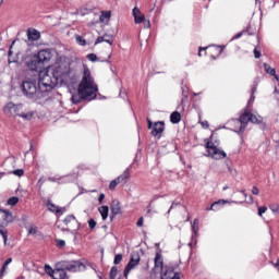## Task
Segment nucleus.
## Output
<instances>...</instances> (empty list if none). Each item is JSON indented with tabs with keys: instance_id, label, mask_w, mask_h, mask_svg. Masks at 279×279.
<instances>
[{
	"instance_id": "nucleus-1",
	"label": "nucleus",
	"mask_w": 279,
	"mask_h": 279,
	"mask_svg": "<svg viewBox=\"0 0 279 279\" xmlns=\"http://www.w3.org/2000/svg\"><path fill=\"white\" fill-rule=\"evenodd\" d=\"M75 80V72L64 62L49 65L46 71L39 73L38 86L47 97V93L53 90L57 84H71Z\"/></svg>"
},
{
	"instance_id": "nucleus-2",
	"label": "nucleus",
	"mask_w": 279,
	"mask_h": 279,
	"mask_svg": "<svg viewBox=\"0 0 279 279\" xmlns=\"http://www.w3.org/2000/svg\"><path fill=\"white\" fill-rule=\"evenodd\" d=\"M97 85L95 84V80H93V76L90 75V70L88 69V66L83 64V76L78 85V94L72 95V104H80L82 99H87L88 101H92V99H95V97H97Z\"/></svg>"
},
{
	"instance_id": "nucleus-3",
	"label": "nucleus",
	"mask_w": 279,
	"mask_h": 279,
	"mask_svg": "<svg viewBox=\"0 0 279 279\" xmlns=\"http://www.w3.org/2000/svg\"><path fill=\"white\" fill-rule=\"evenodd\" d=\"M263 123V117L257 113H252L248 110H245L243 114L240 116V119H233L229 121L230 125H235L233 132H238L239 134L245 132V128H247V123Z\"/></svg>"
},
{
	"instance_id": "nucleus-4",
	"label": "nucleus",
	"mask_w": 279,
	"mask_h": 279,
	"mask_svg": "<svg viewBox=\"0 0 279 279\" xmlns=\"http://www.w3.org/2000/svg\"><path fill=\"white\" fill-rule=\"evenodd\" d=\"M23 95L28 99H43L45 94L40 86H38V82L34 78H27L22 83Z\"/></svg>"
},
{
	"instance_id": "nucleus-5",
	"label": "nucleus",
	"mask_w": 279,
	"mask_h": 279,
	"mask_svg": "<svg viewBox=\"0 0 279 279\" xmlns=\"http://www.w3.org/2000/svg\"><path fill=\"white\" fill-rule=\"evenodd\" d=\"M205 147L207 149V157L214 160H223L228 156L223 149L219 148V141L215 138V135L207 140Z\"/></svg>"
},
{
	"instance_id": "nucleus-6",
	"label": "nucleus",
	"mask_w": 279,
	"mask_h": 279,
	"mask_svg": "<svg viewBox=\"0 0 279 279\" xmlns=\"http://www.w3.org/2000/svg\"><path fill=\"white\" fill-rule=\"evenodd\" d=\"M57 267H62L64 271H80L82 267H84V264L80 260H63L57 264Z\"/></svg>"
},
{
	"instance_id": "nucleus-7",
	"label": "nucleus",
	"mask_w": 279,
	"mask_h": 279,
	"mask_svg": "<svg viewBox=\"0 0 279 279\" xmlns=\"http://www.w3.org/2000/svg\"><path fill=\"white\" fill-rule=\"evenodd\" d=\"M2 110L5 117H19L23 110V104L8 102Z\"/></svg>"
},
{
	"instance_id": "nucleus-8",
	"label": "nucleus",
	"mask_w": 279,
	"mask_h": 279,
	"mask_svg": "<svg viewBox=\"0 0 279 279\" xmlns=\"http://www.w3.org/2000/svg\"><path fill=\"white\" fill-rule=\"evenodd\" d=\"M141 263V255L138 254H133L131 256V259L129 262V264L126 265L125 269H124V278H128V276H130V271L132 269H134L135 267H137V265Z\"/></svg>"
},
{
	"instance_id": "nucleus-9",
	"label": "nucleus",
	"mask_w": 279,
	"mask_h": 279,
	"mask_svg": "<svg viewBox=\"0 0 279 279\" xmlns=\"http://www.w3.org/2000/svg\"><path fill=\"white\" fill-rule=\"evenodd\" d=\"M63 223L68 227V230L71 232H75V230H80V222L73 215H69L64 220Z\"/></svg>"
},
{
	"instance_id": "nucleus-10",
	"label": "nucleus",
	"mask_w": 279,
	"mask_h": 279,
	"mask_svg": "<svg viewBox=\"0 0 279 279\" xmlns=\"http://www.w3.org/2000/svg\"><path fill=\"white\" fill-rule=\"evenodd\" d=\"M14 221V216L8 209H0V226H9Z\"/></svg>"
},
{
	"instance_id": "nucleus-11",
	"label": "nucleus",
	"mask_w": 279,
	"mask_h": 279,
	"mask_svg": "<svg viewBox=\"0 0 279 279\" xmlns=\"http://www.w3.org/2000/svg\"><path fill=\"white\" fill-rule=\"evenodd\" d=\"M37 60H39L44 66L45 64H49L50 60H51V51L49 50H40L37 54H36Z\"/></svg>"
},
{
	"instance_id": "nucleus-12",
	"label": "nucleus",
	"mask_w": 279,
	"mask_h": 279,
	"mask_svg": "<svg viewBox=\"0 0 279 279\" xmlns=\"http://www.w3.org/2000/svg\"><path fill=\"white\" fill-rule=\"evenodd\" d=\"M27 66L31 69V71H43V69H45V65L36 56L32 58V60L27 63Z\"/></svg>"
},
{
	"instance_id": "nucleus-13",
	"label": "nucleus",
	"mask_w": 279,
	"mask_h": 279,
	"mask_svg": "<svg viewBox=\"0 0 279 279\" xmlns=\"http://www.w3.org/2000/svg\"><path fill=\"white\" fill-rule=\"evenodd\" d=\"M133 16L136 25H141V23H145V14L141 12L140 8H134L133 9Z\"/></svg>"
},
{
	"instance_id": "nucleus-14",
	"label": "nucleus",
	"mask_w": 279,
	"mask_h": 279,
	"mask_svg": "<svg viewBox=\"0 0 279 279\" xmlns=\"http://www.w3.org/2000/svg\"><path fill=\"white\" fill-rule=\"evenodd\" d=\"M36 112L34 111H28L27 109H25V106L22 107V110L20 111V116L21 119H24V121H32V119H34Z\"/></svg>"
},
{
	"instance_id": "nucleus-15",
	"label": "nucleus",
	"mask_w": 279,
	"mask_h": 279,
	"mask_svg": "<svg viewBox=\"0 0 279 279\" xmlns=\"http://www.w3.org/2000/svg\"><path fill=\"white\" fill-rule=\"evenodd\" d=\"M165 132V122L162 121H159V122H156L154 125H153V131H151V134L154 136H160V134Z\"/></svg>"
},
{
	"instance_id": "nucleus-16",
	"label": "nucleus",
	"mask_w": 279,
	"mask_h": 279,
	"mask_svg": "<svg viewBox=\"0 0 279 279\" xmlns=\"http://www.w3.org/2000/svg\"><path fill=\"white\" fill-rule=\"evenodd\" d=\"M161 279H180V274L172 270V268H167L163 274H161Z\"/></svg>"
},
{
	"instance_id": "nucleus-17",
	"label": "nucleus",
	"mask_w": 279,
	"mask_h": 279,
	"mask_svg": "<svg viewBox=\"0 0 279 279\" xmlns=\"http://www.w3.org/2000/svg\"><path fill=\"white\" fill-rule=\"evenodd\" d=\"M27 38L31 43H34L36 40L40 39V32H38L35 28H28L27 31Z\"/></svg>"
},
{
	"instance_id": "nucleus-18",
	"label": "nucleus",
	"mask_w": 279,
	"mask_h": 279,
	"mask_svg": "<svg viewBox=\"0 0 279 279\" xmlns=\"http://www.w3.org/2000/svg\"><path fill=\"white\" fill-rule=\"evenodd\" d=\"M111 219H114L117 215H121V203L119 201H113L111 204Z\"/></svg>"
},
{
	"instance_id": "nucleus-19",
	"label": "nucleus",
	"mask_w": 279,
	"mask_h": 279,
	"mask_svg": "<svg viewBox=\"0 0 279 279\" xmlns=\"http://www.w3.org/2000/svg\"><path fill=\"white\" fill-rule=\"evenodd\" d=\"M52 278L53 279H69V276H66V271H64V268L59 267L54 269L52 272Z\"/></svg>"
},
{
	"instance_id": "nucleus-20",
	"label": "nucleus",
	"mask_w": 279,
	"mask_h": 279,
	"mask_svg": "<svg viewBox=\"0 0 279 279\" xmlns=\"http://www.w3.org/2000/svg\"><path fill=\"white\" fill-rule=\"evenodd\" d=\"M101 43H108V45H112L114 43V39L105 34L104 36H100L96 39L95 45H99Z\"/></svg>"
},
{
	"instance_id": "nucleus-21",
	"label": "nucleus",
	"mask_w": 279,
	"mask_h": 279,
	"mask_svg": "<svg viewBox=\"0 0 279 279\" xmlns=\"http://www.w3.org/2000/svg\"><path fill=\"white\" fill-rule=\"evenodd\" d=\"M264 69L268 75H272L277 82H279L278 75H276V69L271 68L268 63H264Z\"/></svg>"
},
{
	"instance_id": "nucleus-22",
	"label": "nucleus",
	"mask_w": 279,
	"mask_h": 279,
	"mask_svg": "<svg viewBox=\"0 0 279 279\" xmlns=\"http://www.w3.org/2000/svg\"><path fill=\"white\" fill-rule=\"evenodd\" d=\"M0 236H2L4 245H10L8 243V229H5L4 225H0Z\"/></svg>"
},
{
	"instance_id": "nucleus-23",
	"label": "nucleus",
	"mask_w": 279,
	"mask_h": 279,
	"mask_svg": "<svg viewBox=\"0 0 279 279\" xmlns=\"http://www.w3.org/2000/svg\"><path fill=\"white\" fill-rule=\"evenodd\" d=\"M130 179V168H126L124 172L119 175L116 180L121 184V182H125L126 180Z\"/></svg>"
},
{
	"instance_id": "nucleus-24",
	"label": "nucleus",
	"mask_w": 279,
	"mask_h": 279,
	"mask_svg": "<svg viewBox=\"0 0 279 279\" xmlns=\"http://www.w3.org/2000/svg\"><path fill=\"white\" fill-rule=\"evenodd\" d=\"M165 263L162 262V257L160 254H157L155 257V269H159V271H162Z\"/></svg>"
},
{
	"instance_id": "nucleus-25",
	"label": "nucleus",
	"mask_w": 279,
	"mask_h": 279,
	"mask_svg": "<svg viewBox=\"0 0 279 279\" xmlns=\"http://www.w3.org/2000/svg\"><path fill=\"white\" fill-rule=\"evenodd\" d=\"M101 217H102V221H106V219H108V213H110V208H108V206H101L98 208Z\"/></svg>"
},
{
	"instance_id": "nucleus-26",
	"label": "nucleus",
	"mask_w": 279,
	"mask_h": 279,
	"mask_svg": "<svg viewBox=\"0 0 279 279\" xmlns=\"http://www.w3.org/2000/svg\"><path fill=\"white\" fill-rule=\"evenodd\" d=\"M223 204H228V201L220 199L218 202H215L211 204L210 207H207V210H219V208H217V206H223Z\"/></svg>"
},
{
	"instance_id": "nucleus-27",
	"label": "nucleus",
	"mask_w": 279,
	"mask_h": 279,
	"mask_svg": "<svg viewBox=\"0 0 279 279\" xmlns=\"http://www.w3.org/2000/svg\"><path fill=\"white\" fill-rule=\"evenodd\" d=\"M170 121L171 123H178L179 121H182V116L180 114V112L174 111L170 116Z\"/></svg>"
},
{
	"instance_id": "nucleus-28",
	"label": "nucleus",
	"mask_w": 279,
	"mask_h": 279,
	"mask_svg": "<svg viewBox=\"0 0 279 279\" xmlns=\"http://www.w3.org/2000/svg\"><path fill=\"white\" fill-rule=\"evenodd\" d=\"M47 207H48V210H50V213H57V215L61 213L60 208L54 204H52L51 202L47 203Z\"/></svg>"
},
{
	"instance_id": "nucleus-29",
	"label": "nucleus",
	"mask_w": 279,
	"mask_h": 279,
	"mask_svg": "<svg viewBox=\"0 0 279 279\" xmlns=\"http://www.w3.org/2000/svg\"><path fill=\"white\" fill-rule=\"evenodd\" d=\"M110 12H102L100 15V23H108L110 21Z\"/></svg>"
},
{
	"instance_id": "nucleus-30",
	"label": "nucleus",
	"mask_w": 279,
	"mask_h": 279,
	"mask_svg": "<svg viewBox=\"0 0 279 279\" xmlns=\"http://www.w3.org/2000/svg\"><path fill=\"white\" fill-rule=\"evenodd\" d=\"M70 175L65 177H49L48 182H60V180H69Z\"/></svg>"
},
{
	"instance_id": "nucleus-31",
	"label": "nucleus",
	"mask_w": 279,
	"mask_h": 279,
	"mask_svg": "<svg viewBox=\"0 0 279 279\" xmlns=\"http://www.w3.org/2000/svg\"><path fill=\"white\" fill-rule=\"evenodd\" d=\"M75 40L77 45H81V47H86V39H84L83 36L76 35Z\"/></svg>"
},
{
	"instance_id": "nucleus-32",
	"label": "nucleus",
	"mask_w": 279,
	"mask_h": 279,
	"mask_svg": "<svg viewBox=\"0 0 279 279\" xmlns=\"http://www.w3.org/2000/svg\"><path fill=\"white\" fill-rule=\"evenodd\" d=\"M19 204V197L13 196L11 198L8 199V205L9 206H16Z\"/></svg>"
},
{
	"instance_id": "nucleus-33",
	"label": "nucleus",
	"mask_w": 279,
	"mask_h": 279,
	"mask_svg": "<svg viewBox=\"0 0 279 279\" xmlns=\"http://www.w3.org/2000/svg\"><path fill=\"white\" fill-rule=\"evenodd\" d=\"M45 271H46V274H48V276H50V278H53V272L56 270H53V268H51V266L45 265Z\"/></svg>"
},
{
	"instance_id": "nucleus-34",
	"label": "nucleus",
	"mask_w": 279,
	"mask_h": 279,
	"mask_svg": "<svg viewBox=\"0 0 279 279\" xmlns=\"http://www.w3.org/2000/svg\"><path fill=\"white\" fill-rule=\"evenodd\" d=\"M13 175H16L17 178H23L25 175V170L23 169H17L12 171Z\"/></svg>"
},
{
	"instance_id": "nucleus-35",
	"label": "nucleus",
	"mask_w": 279,
	"mask_h": 279,
	"mask_svg": "<svg viewBox=\"0 0 279 279\" xmlns=\"http://www.w3.org/2000/svg\"><path fill=\"white\" fill-rule=\"evenodd\" d=\"M117 274H119V270L117 269V266H113L110 270V279H116Z\"/></svg>"
},
{
	"instance_id": "nucleus-36",
	"label": "nucleus",
	"mask_w": 279,
	"mask_h": 279,
	"mask_svg": "<svg viewBox=\"0 0 279 279\" xmlns=\"http://www.w3.org/2000/svg\"><path fill=\"white\" fill-rule=\"evenodd\" d=\"M87 60H89V62H97V60H99V59L97 58V54L89 53V54H87Z\"/></svg>"
},
{
	"instance_id": "nucleus-37",
	"label": "nucleus",
	"mask_w": 279,
	"mask_h": 279,
	"mask_svg": "<svg viewBox=\"0 0 279 279\" xmlns=\"http://www.w3.org/2000/svg\"><path fill=\"white\" fill-rule=\"evenodd\" d=\"M28 234H38V227L31 226L28 229Z\"/></svg>"
},
{
	"instance_id": "nucleus-38",
	"label": "nucleus",
	"mask_w": 279,
	"mask_h": 279,
	"mask_svg": "<svg viewBox=\"0 0 279 279\" xmlns=\"http://www.w3.org/2000/svg\"><path fill=\"white\" fill-rule=\"evenodd\" d=\"M119 184V182L117 181V179L112 180L109 184V189L110 191H114L117 189V185Z\"/></svg>"
},
{
	"instance_id": "nucleus-39",
	"label": "nucleus",
	"mask_w": 279,
	"mask_h": 279,
	"mask_svg": "<svg viewBox=\"0 0 279 279\" xmlns=\"http://www.w3.org/2000/svg\"><path fill=\"white\" fill-rule=\"evenodd\" d=\"M121 260H123V255L122 254H117L114 257V265H119L121 263Z\"/></svg>"
},
{
	"instance_id": "nucleus-40",
	"label": "nucleus",
	"mask_w": 279,
	"mask_h": 279,
	"mask_svg": "<svg viewBox=\"0 0 279 279\" xmlns=\"http://www.w3.org/2000/svg\"><path fill=\"white\" fill-rule=\"evenodd\" d=\"M88 226H89L90 230H94V228H96V226H97V221H95V219H89Z\"/></svg>"
},
{
	"instance_id": "nucleus-41",
	"label": "nucleus",
	"mask_w": 279,
	"mask_h": 279,
	"mask_svg": "<svg viewBox=\"0 0 279 279\" xmlns=\"http://www.w3.org/2000/svg\"><path fill=\"white\" fill-rule=\"evenodd\" d=\"M265 213H267V207H265V206L258 207L259 217H263V215H265Z\"/></svg>"
},
{
	"instance_id": "nucleus-42",
	"label": "nucleus",
	"mask_w": 279,
	"mask_h": 279,
	"mask_svg": "<svg viewBox=\"0 0 279 279\" xmlns=\"http://www.w3.org/2000/svg\"><path fill=\"white\" fill-rule=\"evenodd\" d=\"M214 51L217 53V56H221V53L223 52V48L216 46L214 47Z\"/></svg>"
},
{
	"instance_id": "nucleus-43",
	"label": "nucleus",
	"mask_w": 279,
	"mask_h": 279,
	"mask_svg": "<svg viewBox=\"0 0 279 279\" xmlns=\"http://www.w3.org/2000/svg\"><path fill=\"white\" fill-rule=\"evenodd\" d=\"M57 245L59 247H64V245H66V242L64 240H57Z\"/></svg>"
},
{
	"instance_id": "nucleus-44",
	"label": "nucleus",
	"mask_w": 279,
	"mask_h": 279,
	"mask_svg": "<svg viewBox=\"0 0 279 279\" xmlns=\"http://www.w3.org/2000/svg\"><path fill=\"white\" fill-rule=\"evenodd\" d=\"M43 184H45V179L40 178V179L38 180V182H37V186H38L39 189H43Z\"/></svg>"
},
{
	"instance_id": "nucleus-45",
	"label": "nucleus",
	"mask_w": 279,
	"mask_h": 279,
	"mask_svg": "<svg viewBox=\"0 0 279 279\" xmlns=\"http://www.w3.org/2000/svg\"><path fill=\"white\" fill-rule=\"evenodd\" d=\"M192 230L194 232V236H197V232L199 231V228L195 227V225H192Z\"/></svg>"
},
{
	"instance_id": "nucleus-46",
	"label": "nucleus",
	"mask_w": 279,
	"mask_h": 279,
	"mask_svg": "<svg viewBox=\"0 0 279 279\" xmlns=\"http://www.w3.org/2000/svg\"><path fill=\"white\" fill-rule=\"evenodd\" d=\"M144 219H143V217H141L138 220H137V227L138 228H143V223H144Z\"/></svg>"
},
{
	"instance_id": "nucleus-47",
	"label": "nucleus",
	"mask_w": 279,
	"mask_h": 279,
	"mask_svg": "<svg viewBox=\"0 0 279 279\" xmlns=\"http://www.w3.org/2000/svg\"><path fill=\"white\" fill-rule=\"evenodd\" d=\"M201 125H202V128H204L205 130H208V128H209L208 121H203V122H201Z\"/></svg>"
},
{
	"instance_id": "nucleus-48",
	"label": "nucleus",
	"mask_w": 279,
	"mask_h": 279,
	"mask_svg": "<svg viewBox=\"0 0 279 279\" xmlns=\"http://www.w3.org/2000/svg\"><path fill=\"white\" fill-rule=\"evenodd\" d=\"M144 27H145V29H149V27H151V22L144 21Z\"/></svg>"
},
{
	"instance_id": "nucleus-49",
	"label": "nucleus",
	"mask_w": 279,
	"mask_h": 279,
	"mask_svg": "<svg viewBox=\"0 0 279 279\" xmlns=\"http://www.w3.org/2000/svg\"><path fill=\"white\" fill-rule=\"evenodd\" d=\"M254 57L256 58V59H258V58H260V51H258V49H254Z\"/></svg>"
},
{
	"instance_id": "nucleus-50",
	"label": "nucleus",
	"mask_w": 279,
	"mask_h": 279,
	"mask_svg": "<svg viewBox=\"0 0 279 279\" xmlns=\"http://www.w3.org/2000/svg\"><path fill=\"white\" fill-rule=\"evenodd\" d=\"M253 195H258L260 193V190H258L256 186L253 187L252 190Z\"/></svg>"
},
{
	"instance_id": "nucleus-51",
	"label": "nucleus",
	"mask_w": 279,
	"mask_h": 279,
	"mask_svg": "<svg viewBox=\"0 0 279 279\" xmlns=\"http://www.w3.org/2000/svg\"><path fill=\"white\" fill-rule=\"evenodd\" d=\"M8 269V265L3 264L2 268H1V276H3L5 274Z\"/></svg>"
},
{
	"instance_id": "nucleus-52",
	"label": "nucleus",
	"mask_w": 279,
	"mask_h": 279,
	"mask_svg": "<svg viewBox=\"0 0 279 279\" xmlns=\"http://www.w3.org/2000/svg\"><path fill=\"white\" fill-rule=\"evenodd\" d=\"M104 199H106V195L105 194H100L99 197H98L99 204H101V202H104Z\"/></svg>"
},
{
	"instance_id": "nucleus-53",
	"label": "nucleus",
	"mask_w": 279,
	"mask_h": 279,
	"mask_svg": "<svg viewBox=\"0 0 279 279\" xmlns=\"http://www.w3.org/2000/svg\"><path fill=\"white\" fill-rule=\"evenodd\" d=\"M270 210H272V213H278L279 211V206H272L270 207Z\"/></svg>"
},
{
	"instance_id": "nucleus-54",
	"label": "nucleus",
	"mask_w": 279,
	"mask_h": 279,
	"mask_svg": "<svg viewBox=\"0 0 279 279\" xmlns=\"http://www.w3.org/2000/svg\"><path fill=\"white\" fill-rule=\"evenodd\" d=\"M147 123H148V130H154L151 120L147 119Z\"/></svg>"
},
{
	"instance_id": "nucleus-55",
	"label": "nucleus",
	"mask_w": 279,
	"mask_h": 279,
	"mask_svg": "<svg viewBox=\"0 0 279 279\" xmlns=\"http://www.w3.org/2000/svg\"><path fill=\"white\" fill-rule=\"evenodd\" d=\"M10 263H12V257H9V258L4 262V264L7 265V267H8V265H10Z\"/></svg>"
},
{
	"instance_id": "nucleus-56",
	"label": "nucleus",
	"mask_w": 279,
	"mask_h": 279,
	"mask_svg": "<svg viewBox=\"0 0 279 279\" xmlns=\"http://www.w3.org/2000/svg\"><path fill=\"white\" fill-rule=\"evenodd\" d=\"M241 36H243V33H238L236 35H234L233 38L239 39V38H241Z\"/></svg>"
},
{
	"instance_id": "nucleus-57",
	"label": "nucleus",
	"mask_w": 279,
	"mask_h": 279,
	"mask_svg": "<svg viewBox=\"0 0 279 279\" xmlns=\"http://www.w3.org/2000/svg\"><path fill=\"white\" fill-rule=\"evenodd\" d=\"M151 213V204H149L148 206H147V215H149Z\"/></svg>"
},
{
	"instance_id": "nucleus-58",
	"label": "nucleus",
	"mask_w": 279,
	"mask_h": 279,
	"mask_svg": "<svg viewBox=\"0 0 279 279\" xmlns=\"http://www.w3.org/2000/svg\"><path fill=\"white\" fill-rule=\"evenodd\" d=\"M229 171L231 172V175H236V170H232L231 168H229Z\"/></svg>"
},
{
	"instance_id": "nucleus-59",
	"label": "nucleus",
	"mask_w": 279,
	"mask_h": 279,
	"mask_svg": "<svg viewBox=\"0 0 279 279\" xmlns=\"http://www.w3.org/2000/svg\"><path fill=\"white\" fill-rule=\"evenodd\" d=\"M206 49H208V48H201L198 56L202 57V51H206Z\"/></svg>"
},
{
	"instance_id": "nucleus-60",
	"label": "nucleus",
	"mask_w": 279,
	"mask_h": 279,
	"mask_svg": "<svg viewBox=\"0 0 279 279\" xmlns=\"http://www.w3.org/2000/svg\"><path fill=\"white\" fill-rule=\"evenodd\" d=\"M173 206H175V203H173V204L171 205L170 209L168 210V215H169V213H171V209L173 208Z\"/></svg>"
},
{
	"instance_id": "nucleus-61",
	"label": "nucleus",
	"mask_w": 279,
	"mask_h": 279,
	"mask_svg": "<svg viewBox=\"0 0 279 279\" xmlns=\"http://www.w3.org/2000/svg\"><path fill=\"white\" fill-rule=\"evenodd\" d=\"M197 223H198V220L195 219L194 222H193V226H197Z\"/></svg>"
},
{
	"instance_id": "nucleus-62",
	"label": "nucleus",
	"mask_w": 279,
	"mask_h": 279,
	"mask_svg": "<svg viewBox=\"0 0 279 279\" xmlns=\"http://www.w3.org/2000/svg\"><path fill=\"white\" fill-rule=\"evenodd\" d=\"M252 93H253V94L256 93V87H253V88H252Z\"/></svg>"
},
{
	"instance_id": "nucleus-63",
	"label": "nucleus",
	"mask_w": 279,
	"mask_h": 279,
	"mask_svg": "<svg viewBox=\"0 0 279 279\" xmlns=\"http://www.w3.org/2000/svg\"><path fill=\"white\" fill-rule=\"evenodd\" d=\"M242 194L244 195V197H247V194L245 193V191H242Z\"/></svg>"
},
{
	"instance_id": "nucleus-64",
	"label": "nucleus",
	"mask_w": 279,
	"mask_h": 279,
	"mask_svg": "<svg viewBox=\"0 0 279 279\" xmlns=\"http://www.w3.org/2000/svg\"><path fill=\"white\" fill-rule=\"evenodd\" d=\"M9 56H12V50L9 51Z\"/></svg>"
}]
</instances>
